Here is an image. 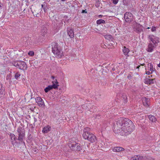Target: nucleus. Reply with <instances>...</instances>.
I'll use <instances>...</instances> for the list:
<instances>
[{"label":"nucleus","instance_id":"nucleus-1","mask_svg":"<svg viewBox=\"0 0 160 160\" xmlns=\"http://www.w3.org/2000/svg\"><path fill=\"white\" fill-rule=\"evenodd\" d=\"M134 128L135 126L131 120L128 118L120 117L114 122L113 131L115 133L123 131L124 134L128 135L133 131Z\"/></svg>","mask_w":160,"mask_h":160},{"label":"nucleus","instance_id":"nucleus-2","mask_svg":"<svg viewBox=\"0 0 160 160\" xmlns=\"http://www.w3.org/2000/svg\"><path fill=\"white\" fill-rule=\"evenodd\" d=\"M52 52L58 58H60L63 55L60 48L58 44L55 42L52 43Z\"/></svg>","mask_w":160,"mask_h":160},{"label":"nucleus","instance_id":"nucleus-3","mask_svg":"<svg viewBox=\"0 0 160 160\" xmlns=\"http://www.w3.org/2000/svg\"><path fill=\"white\" fill-rule=\"evenodd\" d=\"M12 64L14 66L21 70H25L27 68L26 64L23 61H15L13 62Z\"/></svg>","mask_w":160,"mask_h":160},{"label":"nucleus","instance_id":"nucleus-4","mask_svg":"<svg viewBox=\"0 0 160 160\" xmlns=\"http://www.w3.org/2000/svg\"><path fill=\"white\" fill-rule=\"evenodd\" d=\"M55 81H52V85H49L44 89V91L45 92H48L49 91L53 88L56 89L58 88V87L59 86L58 82L57 80H55Z\"/></svg>","mask_w":160,"mask_h":160},{"label":"nucleus","instance_id":"nucleus-5","mask_svg":"<svg viewBox=\"0 0 160 160\" xmlns=\"http://www.w3.org/2000/svg\"><path fill=\"white\" fill-rule=\"evenodd\" d=\"M148 39L150 40L149 42H152L155 46H157L158 43L159 42V38L153 35H149L148 37Z\"/></svg>","mask_w":160,"mask_h":160},{"label":"nucleus","instance_id":"nucleus-6","mask_svg":"<svg viewBox=\"0 0 160 160\" xmlns=\"http://www.w3.org/2000/svg\"><path fill=\"white\" fill-rule=\"evenodd\" d=\"M124 18L126 22H130L133 20V16L131 12H126L124 14Z\"/></svg>","mask_w":160,"mask_h":160},{"label":"nucleus","instance_id":"nucleus-7","mask_svg":"<svg viewBox=\"0 0 160 160\" xmlns=\"http://www.w3.org/2000/svg\"><path fill=\"white\" fill-rule=\"evenodd\" d=\"M133 25H134V31L137 33H139L142 31V27L140 24L136 22H133Z\"/></svg>","mask_w":160,"mask_h":160},{"label":"nucleus","instance_id":"nucleus-8","mask_svg":"<svg viewBox=\"0 0 160 160\" xmlns=\"http://www.w3.org/2000/svg\"><path fill=\"white\" fill-rule=\"evenodd\" d=\"M90 129V128H85L83 130V132L82 134V136L83 138L87 140V139H88V137L89 136L90 134H91V133L89 132Z\"/></svg>","mask_w":160,"mask_h":160},{"label":"nucleus","instance_id":"nucleus-9","mask_svg":"<svg viewBox=\"0 0 160 160\" xmlns=\"http://www.w3.org/2000/svg\"><path fill=\"white\" fill-rule=\"evenodd\" d=\"M18 139L21 142H19V144H20L23 147H24L25 146V143L24 142H23V141L25 137V133H19L18 134Z\"/></svg>","mask_w":160,"mask_h":160},{"label":"nucleus","instance_id":"nucleus-10","mask_svg":"<svg viewBox=\"0 0 160 160\" xmlns=\"http://www.w3.org/2000/svg\"><path fill=\"white\" fill-rule=\"evenodd\" d=\"M11 141L12 142V144L13 145V146H15V147H19L18 145H17L16 144H15V143H17L16 142V139L17 138L16 137L15 135L14 134H10V135Z\"/></svg>","mask_w":160,"mask_h":160},{"label":"nucleus","instance_id":"nucleus-11","mask_svg":"<svg viewBox=\"0 0 160 160\" xmlns=\"http://www.w3.org/2000/svg\"><path fill=\"white\" fill-rule=\"evenodd\" d=\"M35 101L38 104L40 107L45 106L43 100L40 97H37L35 98Z\"/></svg>","mask_w":160,"mask_h":160},{"label":"nucleus","instance_id":"nucleus-12","mask_svg":"<svg viewBox=\"0 0 160 160\" xmlns=\"http://www.w3.org/2000/svg\"><path fill=\"white\" fill-rule=\"evenodd\" d=\"M154 46L155 45H154L151 42H150L148 46V48L146 49V50L148 52H152L154 50Z\"/></svg>","mask_w":160,"mask_h":160},{"label":"nucleus","instance_id":"nucleus-13","mask_svg":"<svg viewBox=\"0 0 160 160\" xmlns=\"http://www.w3.org/2000/svg\"><path fill=\"white\" fill-rule=\"evenodd\" d=\"M68 34L71 38H73L74 37V32L73 29L70 27H68L67 28Z\"/></svg>","mask_w":160,"mask_h":160},{"label":"nucleus","instance_id":"nucleus-14","mask_svg":"<svg viewBox=\"0 0 160 160\" xmlns=\"http://www.w3.org/2000/svg\"><path fill=\"white\" fill-rule=\"evenodd\" d=\"M91 142H93L96 140V137L92 133H91L88 137V139H87Z\"/></svg>","mask_w":160,"mask_h":160},{"label":"nucleus","instance_id":"nucleus-15","mask_svg":"<svg viewBox=\"0 0 160 160\" xmlns=\"http://www.w3.org/2000/svg\"><path fill=\"white\" fill-rule=\"evenodd\" d=\"M142 102L144 106L147 107L149 106V99L146 98H143L142 99Z\"/></svg>","mask_w":160,"mask_h":160},{"label":"nucleus","instance_id":"nucleus-16","mask_svg":"<svg viewBox=\"0 0 160 160\" xmlns=\"http://www.w3.org/2000/svg\"><path fill=\"white\" fill-rule=\"evenodd\" d=\"M121 99L124 103L127 102L128 101L127 95L126 93H122L121 96Z\"/></svg>","mask_w":160,"mask_h":160},{"label":"nucleus","instance_id":"nucleus-17","mask_svg":"<svg viewBox=\"0 0 160 160\" xmlns=\"http://www.w3.org/2000/svg\"><path fill=\"white\" fill-rule=\"evenodd\" d=\"M51 129V127L49 125H48L43 128L42 130V132L44 133H47L50 131Z\"/></svg>","mask_w":160,"mask_h":160},{"label":"nucleus","instance_id":"nucleus-18","mask_svg":"<svg viewBox=\"0 0 160 160\" xmlns=\"http://www.w3.org/2000/svg\"><path fill=\"white\" fill-rule=\"evenodd\" d=\"M74 143L75 144L74 145L76 146L77 147L74 148V151H80L82 150V148L81 146L80 143L77 142H74ZM72 145H74V144Z\"/></svg>","mask_w":160,"mask_h":160},{"label":"nucleus","instance_id":"nucleus-19","mask_svg":"<svg viewBox=\"0 0 160 160\" xmlns=\"http://www.w3.org/2000/svg\"><path fill=\"white\" fill-rule=\"evenodd\" d=\"M74 142H75L74 141H69V146L70 148L74 151V149L75 148H77V146L76 145H73H73L74 144ZM75 144L74 143V144Z\"/></svg>","mask_w":160,"mask_h":160},{"label":"nucleus","instance_id":"nucleus-20","mask_svg":"<svg viewBox=\"0 0 160 160\" xmlns=\"http://www.w3.org/2000/svg\"><path fill=\"white\" fill-rule=\"evenodd\" d=\"M124 150V148L119 147H114L112 148V150L113 152H119L121 151H123Z\"/></svg>","mask_w":160,"mask_h":160},{"label":"nucleus","instance_id":"nucleus-21","mask_svg":"<svg viewBox=\"0 0 160 160\" xmlns=\"http://www.w3.org/2000/svg\"><path fill=\"white\" fill-rule=\"evenodd\" d=\"M17 132L18 133V134L21 133V134H24L25 133V131L24 129L22 127H19L18 128Z\"/></svg>","mask_w":160,"mask_h":160},{"label":"nucleus","instance_id":"nucleus-22","mask_svg":"<svg viewBox=\"0 0 160 160\" xmlns=\"http://www.w3.org/2000/svg\"><path fill=\"white\" fill-rule=\"evenodd\" d=\"M129 50L128 48H126V47H124L122 50V51L124 54L125 56H128V52H129Z\"/></svg>","mask_w":160,"mask_h":160},{"label":"nucleus","instance_id":"nucleus-23","mask_svg":"<svg viewBox=\"0 0 160 160\" xmlns=\"http://www.w3.org/2000/svg\"><path fill=\"white\" fill-rule=\"evenodd\" d=\"M0 94L2 95H4L5 94V88L2 87V84L0 83Z\"/></svg>","mask_w":160,"mask_h":160},{"label":"nucleus","instance_id":"nucleus-24","mask_svg":"<svg viewBox=\"0 0 160 160\" xmlns=\"http://www.w3.org/2000/svg\"><path fill=\"white\" fill-rule=\"evenodd\" d=\"M42 29L41 30V32L42 35L44 36L47 33V29L44 27H42Z\"/></svg>","mask_w":160,"mask_h":160},{"label":"nucleus","instance_id":"nucleus-25","mask_svg":"<svg viewBox=\"0 0 160 160\" xmlns=\"http://www.w3.org/2000/svg\"><path fill=\"white\" fill-rule=\"evenodd\" d=\"M148 118L152 122H155L156 121V118L153 116L150 115L149 116Z\"/></svg>","mask_w":160,"mask_h":160},{"label":"nucleus","instance_id":"nucleus-26","mask_svg":"<svg viewBox=\"0 0 160 160\" xmlns=\"http://www.w3.org/2000/svg\"><path fill=\"white\" fill-rule=\"evenodd\" d=\"M96 23L97 24L99 25L101 24H104L105 23V21L104 20L100 19L97 21Z\"/></svg>","mask_w":160,"mask_h":160},{"label":"nucleus","instance_id":"nucleus-27","mask_svg":"<svg viewBox=\"0 0 160 160\" xmlns=\"http://www.w3.org/2000/svg\"><path fill=\"white\" fill-rule=\"evenodd\" d=\"M155 80L154 79H149L146 81L147 83H149V84H153Z\"/></svg>","mask_w":160,"mask_h":160},{"label":"nucleus","instance_id":"nucleus-28","mask_svg":"<svg viewBox=\"0 0 160 160\" xmlns=\"http://www.w3.org/2000/svg\"><path fill=\"white\" fill-rule=\"evenodd\" d=\"M21 74L19 72H17L15 74V78L16 79H18L20 76Z\"/></svg>","mask_w":160,"mask_h":160},{"label":"nucleus","instance_id":"nucleus-29","mask_svg":"<svg viewBox=\"0 0 160 160\" xmlns=\"http://www.w3.org/2000/svg\"><path fill=\"white\" fill-rule=\"evenodd\" d=\"M104 37L107 39H111L112 38V36L110 35H106L104 36Z\"/></svg>","mask_w":160,"mask_h":160},{"label":"nucleus","instance_id":"nucleus-30","mask_svg":"<svg viewBox=\"0 0 160 160\" xmlns=\"http://www.w3.org/2000/svg\"><path fill=\"white\" fill-rule=\"evenodd\" d=\"M150 71H151V73L154 71L153 69L152 64L151 63L150 64Z\"/></svg>","mask_w":160,"mask_h":160},{"label":"nucleus","instance_id":"nucleus-31","mask_svg":"<svg viewBox=\"0 0 160 160\" xmlns=\"http://www.w3.org/2000/svg\"><path fill=\"white\" fill-rule=\"evenodd\" d=\"M145 158V157H144L143 156L138 155V160H142L144 159Z\"/></svg>","mask_w":160,"mask_h":160},{"label":"nucleus","instance_id":"nucleus-32","mask_svg":"<svg viewBox=\"0 0 160 160\" xmlns=\"http://www.w3.org/2000/svg\"><path fill=\"white\" fill-rule=\"evenodd\" d=\"M131 160H138V155H135L132 157Z\"/></svg>","mask_w":160,"mask_h":160},{"label":"nucleus","instance_id":"nucleus-33","mask_svg":"<svg viewBox=\"0 0 160 160\" xmlns=\"http://www.w3.org/2000/svg\"><path fill=\"white\" fill-rule=\"evenodd\" d=\"M28 54L31 56H33L34 55V52L33 51H30L28 52Z\"/></svg>","mask_w":160,"mask_h":160},{"label":"nucleus","instance_id":"nucleus-34","mask_svg":"<svg viewBox=\"0 0 160 160\" xmlns=\"http://www.w3.org/2000/svg\"><path fill=\"white\" fill-rule=\"evenodd\" d=\"M41 6H42V8H43V9L44 10V11L45 12H46V10H47V9H46V7L45 6H44L43 5V4H42L41 5Z\"/></svg>","mask_w":160,"mask_h":160},{"label":"nucleus","instance_id":"nucleus-35","mask_svg":"<svg viewBox=\"0 0 160 160\" xmlns=\"http://www.w3.org/2000/svg\"><path fill=\"white\" fill-rule=\"evenodd\" d=\"M27 44L28 45H32V41H30V40H28L27 41Z\"/></svg>","mask_w":160,"mask_h":160},{"label":"nucleus","instance_id":"nucleus-36","mask_svg":"<svg viewBox=\"0 0 160 160\" xmlns=\"http://www.w3.org/2000/svg\"><path fill=\"white\" fill-rule=\"evenodd\" d=\"M112 2L114 4H117L118 2V0H112Z\"/></svg>","mask_w":160,"mask_h":160},{"label":"nucleus","instance_id":"nucleus-37","mask_svg":"<svg viewBox=\"0 0 160 160\" xmlns=\"http://www.w3.org/2000/svg\"><path fill=\"white\" fill-rule=\"evenodd\" d=\"M156 30V28L155 27H152L151 29V31L152 32H154Z\"/></svg>","mask_w":160,"mask_h":160},{"label":"nucleus","instance_id":"nucleus-38","mask_svg":"<svg viewBox=\"0 0 160 160\" xmlns=\"http://www.w3.org/2000/svg\"><path fill=\"white\" fill-rule=\"evenodd\" d=\"M87 13V12L86 11V9L84 10H82V13Z\"/></svg>","mask_w":160,"mask_h":160},{"label":"nucleus","instance_id":"nucleus-39","mask_svg":"<svg viewBox=\"0 0 160 160\" xmlns=\"http://www.w3.org/2000/svg\"><path fill=\"white\" fill-rule=\"evenodd\" d=\"M151 72H150V71H148L146 72V74L148 75H149Z\"/></svg>","mask_w":160,"mask_h":160},{"label":"nucleus","instance_id":"nucleus-40","mask_svg":"<svg viewBox=\"0 0 160 160\" xmlns=\"http://www.w3.org/2000/svg\"><path fill=\"white\" fill-rule=\"evenodd\" d=\"M51 78H52L53 79V80L52 81H56L55 80H57L56 79H55L54 77L53 76H52Z\"/></svg>","mask_w":160,"mask_h":160},{"label":"nucleus","instance_id":"nucleus-41","mask_svg":"<svg viewBox=\"0 0 160 160\" xmlns=\"http://www.w3.org/2000/svg\"><path fill=\"white\" fill-rule=\"evenodd\" d=\"M140 67V65H138V66H137V67L136 68L137 69H138L139 70V68Z\"/></svg>","mask_w":160,"mask_h":160},{"label":"nucleus","instance_id":"nucleus-42","mask_svg":"<svg viewBox=\"0 0 160 160\" xmlns=\"http://www.w3.org/2000/svg\"><path fill=\"white\" fill-rule=\"evenodd\" d=\"M112 70L113 71H115V68H112Z\"/></svg>","mask_w":160,"mask_h":160},{"label":"nucleus","instance_id":"nucleus-43","mask_svg":"<svg viewBox=\"0 0 160 160\" xmlns=\"http://www.w3.org/2000/svg\"><path fill=\"white\" fill-rule=\"evenodd\" d=\"M34 121L35 122H36L37 121V119L35 118H34Z\"/></svg>","mask_w":160,"mask_h":160},{"label":"nucleus","instance_id":"nucleus-44","mask_svg":"<svg viewBox=\"0 0 160 160\" xmlns=\"http://www.w3.org/2000/svg\"><path fill=\"white\" fill-rule=\"evenodd\" d=\"M131 77V75H128V78H129L130 77Z\"/></svg>","mask_w":160,"mask_h":160},{"label":"nucleus","instance_id":"nucleus-45","mask_svg":"<svg viewBox=\"0 0 160 160\" xmlns=\"http://www.w3.org/2000/svg\"><path fill=\"white\" fill-rule=\"evenodd\" d=\"M158 66L160 68V63L158 65Z\"/></svg>","mask_w":160,"mask_h":160},{"label":"nucleus","instance_id":"nucleus-46","mask_svg":"<svg viewBox=\"0 0 160 160\" xmlns=\"http://www.w3.org/2000/svg\"><path fill=\"white\" fill-rule=\"evenodd\" d=\"M141 65L142 66H144V65H145V64L144 63H143V64H141Z\"/></svg>","mask_w":160,"mask_h":160},{"label":"nucleus","instance_id":"nucleus-47","mask_svg":"<svg viewBox=\"0 0 160 160\" xmlns=\"http://www.w3.org/2000/svg\"><path fill=\"white\" fill-rule=\"evenodd\" d=\"M62 1H65L66 0H61Z\"/></svg>","mask_w":160,"mask_h":160},{"label":"nucleus","instance_id":"nucleus-48","mask_svg":"<svg viewBox=\"0 0 160 160\" xmlns=\"http://www.w3.org/2000/svg\"><path fill=\"white\" fill-rule=\"evenodd\" d=\"M147 29H149L150 28L149 27H148L147 28Z\"/></svg>","mask_w":160,"mask_h":160},{"label":"nucleus","instance_id":"nucleus-49","mask_svg":"<svg viewBox=\"0 0 160 160\" xmlns=\"http://www.w3.org/2000/svg\"><path fill=\"white\" fill-rule=\"evenodd\" d=\"M102 15H99V17H102Z\"/></svg>","mask_w":160,"mask_h":160},{"label":"nucleus","instance_id":"nucleus-50","mask_svg":"<svg viewBox=\"0 0 160 160\" xmlns=\"http://www.w3.org/2000/svg\"><path fill=\"white\" fill-rule=\"evenodd\" d=\"M8 79V76L7 77V79Z\"/></svg>","mask_w":160,"mask_h":160},{"label":"nucleus","instance_id":"nucleus-51","mask_svg":"<svg viewBox=\"0 0 160 160\" xmlns=\"http://www.w3.org/2000/svg\"><path fill=\"white\" fill-rule=\"evenodd\" d=\"M8 79V76L7 77V79Z\"/></svg>","mask_w":160,"mask_h":160},{"label":"nucleus","instance_id":"nucleus-52","mask_svg":"<svg viewBox=\"0 0 160 160\" xmlns=\"http://www.w3.org/2000/svg\"><path fill=\"white\" fill-rule=\"evenodd\" d=\"M86 105V104H84V105Z\"/></svg>","mask_w":160,"mask_h":160},{"label":"nucleus","instance_id":"nucleus-53","mask_svg":"<svg viewBox=\"0 0 160 160\" xmlns=\"http://www.w3.org/2000/svg\"><path fill=\"white\" fill-rule=\"evenodd\" d=\"M124 0L123 1V2L124 3Z\"/></svg>","mask_w":160,"mask_h":160},{"label":"nucleus","instance_id":"nucleus-54","mask_svg":"<svg viewBox=\"0 0 160 160\" xmlns=\"http://www.w3.org/2000/svg\"><path fill=\"white\" fill-rule=\"evenodd\" d=\"M99 96H101V95H99Z\"/></svg>","mask_w":160,"mask_h":160},{"label":"nucleus","instance_id":"nucleus-55","mask_svg":"<svg viewBox=\"0 0 160 160\" xmlns=\"http://www.w3.org/2000/svg\"><path fill=\"white\" fill-rule=\"evenodd\" d=\"M34 0H32V1H34Z\"/></svg>","mask_w":160,"mask_h":160},{"label":"nucleus","instance_id":"nucleus-56","mask_svg":"<svg viewBox=\"0 0 160 160\" xmlns=\"http://www.w3.org/2000/svg\"><path fill=\"white\" fill-rule=\"evenodd\" d=\"M1 97H2V96H1ZM1 97V96H0V98Z\"/></svg>","mask_w":160,"mask_h":160}]
</instances>
